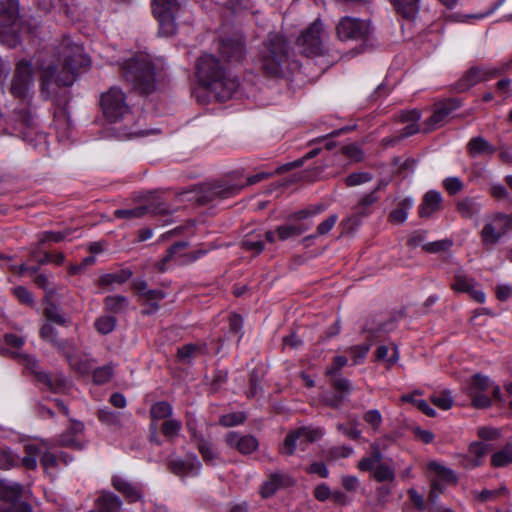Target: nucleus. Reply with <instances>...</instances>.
<instances>
[{"mask_svg":"<svg viewBox=\"0 0 512 512\" xmlns=\"http://www.w3.org/2000/svg\"><path fill=\"white\" fill-rule=\"evenodd\" d=\"M263 74L268 78H288L301 63L295 58L290 42L280 33H270L259 51Z\"/></svg>","mask_w":512,"mask_h":512,"instance_id":"f257e3e1","label":"nucleus"},{"mask_svg":"<svg viewBox=\"0 0 512 512\" xmlns=\"http://www.w3.org/2000/svg\"><path fill=\"white\" fill-rule=\"evenodd\" d=\"M195 69V76L200 87L213 94L219 102L230 99L239 87V80L236 77H231L227 67L212 54L200 56Z\"/></svg>","mask_w":512,"mask_h":512,"instance_id":"f03ea898","label":"nucleus"},{"mask_svg":"<svg viewBox=\"0 0 512 512\" xmlns=\"http://www.w3.org/2000/svg\"><path fill=\"white\" fill-rule=\"evenodd\" d=\"M325 210L323 204L311 205L309 207L294 211L287 215L286 220L289 223L278 225L274 230H266L262 233V239L269 244H274L276 241H287L291 238L298 237L308 231L312 223L304 222Z\"/></svg>","mask_w":512,"mask_h":512,"instance_id":"7ed1b4c3","label":"nucleus"},{"mask_svg":"<svg viewBox=\"0 0 512 512\" xmlns=\"http://www.w3.org/2000/svg\"><path fill=\"white\" fill-rule=\"evenodd\" d=\"M124 80L140 95H150L155 92L156 67L144 56H135L125 60L121 65Z\"/></svg>","mask_w":512,"mask_h":512,"instance_id":"20e7f679","label":"nucleus"},{"mask_svg":"<svg viewBox=\"0 0 512 512\" xmlns=\"http://www.w3.org/2000/svg\"><path fill=\"white\" fill-rule=\"evenodd\" d=\"M512 69V58L500 61L495 65H475L470 67L461 78L450 85V91L466 92L478 83L487 82L506 74Z\"/></svg>","mask_w":512,"mask_h":512,"instance_id":"39448f33","label":"nucleus"},{"mask_svg":"<svg viewBox=\"0 0 512 512\" xmlns=\"http://www.w3.org/2000/svg\"><path fill=\"white\" fill-rule=\"evenodd\" d=\"M467 393L472 406L476 409H486L492 405L493 401L500 404L505 402L500 386L493 383L488 376L480 373L474 374L470 378Z\"/></svg>","mask_w":512,"mask_h":512,"instance_id":"423d86ee","label":"nucleus"},{"mask_svg":"<svg viewBox=\"0 0 512 512\" xmlns=\"http://www.w3.org/2000/svg\"><path fill=\"white\" fill-rule=\"evenodd\" d=\"M188 246L189 243L187 241H176L172 245H170L166 249L165 254L162 256V258L157 261V270L161 273L168 271V264L171 261H176L178 265H190L206 256L210 251L209 248L201 246L193 251L182 252Z\"/></svg>","mask_w":512,"mask_h":512,"instance_id":"0eeeda50","label":"nucleus"},{"mask_svg":"<svg viewBox=\"0 0 512 512\" xmlns=\"http://www.w3.org/2000/svg\"><path fill=\"white\" fill-rule=\"evenodd\" d=\"M151 8L159 24V32L163 36L174 35L177 31L176 18L181 10L178 0H153Z\"/></svg>","mask_w":512,"mask_h":512,"instance_id":"6e6552de","label":"nucleus"},{"mask_svg":"<svg viewBox=\"0 0 512 512\" xmlns=\"http://www.w3.org/2000/svg\"><path fill=\"white\" fill-rule=\"evenodd\" d=\"M100 107L103 115L110 123L122 120L130 112L126 94L117 87H112L101 95Z\"/></svg>","mask_w":512,"mask_h":512,"instance_id":"1a4fd4ad","label":"nucleus"},{"mask_svg":"<svg viewBox=\"0 0 512 512\" xmlns=\"http://www.w3.org/2000/svg\"><path fill=\"white\" fill-rule=\"evenodd\" d=\"M321 436L318 429H310L308 427H300L290 431L282 445L279 447V453L286 456H291L295 453L297 447L304 451L307 446Z\"/></svg>","mask_w":512,"mask_h":512,"instance_id":"9d476101","label":"nucleus"},{"mask_svg":"<svg viewBox=\"0 0 512 512\" xmlns=\"http://www.w3.org/2000/svg\"><path fill=\"white\" fill-rule=\"evenodd\" d=\"M24 457L13 453L8 447H0V469L8 470L13 467L23 466L27 470H34L37 467V457L40 449L35 445H25Z\"/></svg>","mask_w":512,"mask_h":512,"instance_id":"9b49d317","label":"nucleus"},{"mask_svg":"<svg viewBox=\"0 0 512 512\" xmlns=\"http://www.w3.org/2000/svg\"><path fill=\"white\" fill-rule=\"evenodd\" d=\"M322 23L320 20L310 24L297 38V46L306 57H317L323 54L324 46L321 38Z\"/></svg>","mask_w":512,"mask_h":512,"instance_id":"f8f14e48","label":"nucleus"},{"mask_svg":"<svg viewBox=\"0 0 512 512\" xmlns=\"http://www.w3.org/2000/svg\"><path fill=\"white\" fill-rule=\"evenodd\" d=\"M512 231V213L498 212L491 223H487L481 230V240L485 246L496 244L503 236Z\"/></svg>","mask_w":512,"mask_h":512,"instance_id":"ddd939ff","label":"nucleus"},{"mask_svg":"<svg viewBox=\"0 0 512 512\" xmlns=\"http://www.w3.org/2000/svg\"><path fill=\"white\" fill-rule=\"evenodd\" d=\"M336 33L341 41L361 40L366 42L370 33V25L361 19L345 16L339 20Z\"/></svg>","mask_w":512,"mask_h":512,"instance_id":"4468645a","label":"nucleus"},{"mask_svg":"<svg viewBox=\"0 0 512 512\" xmlns=\"http://www.w3.org/2000/svg\"><path fill=\"white\" fill-rule=\"evenodd\" d=\"M33 83V65L30 60L17 62L11 81L10 92L15 98L24 99Z\"/></svg>","mask_w":512,"mask_h":512,"instance_id":"2eb2a0df","label":"nucleus"},{"mask_svg":"<svg viewBox=\"0 0 512 512\" xmlns=\"http://www.w3.org/2000/svg\"><path fill=\"white\" fill-rule=\"evenodd\" d=\"M90 66V57L83 54L81 48L77 47L72 54L67 55L64 58L63 74L65 75V80H62L61 78L58 80L61 82V85L69 87L74 83L78 73L81 70L88 69Z\"/></svg>","mask_w":512,"mask_h":512,"instance_id":"dca6fc26","label":"nucleus"},{"mask_svg":"<svg viewBox=\"0 0 512 512\" xmlns=\"http://www.w3.org/2000/svg\"><path fill=\"white\" fill-rule=\"evenodd\" d=\"M427 474L431 483L428 504L434 506L448 485V468L436 461H431L427 465Z\"/></svg>","mask_w":512,"mask_h":512,"instance_id":"f3484780","label":"nucleus"},{"mask_svg":"<svg viewBox=\"0 0 512 512\" xmlns=\"http://www.w3.org/2000/svg\"><path fill=\"white\" fill-rule=\"evenodd\" d=\"M243 187L244 185L227 182L207 184L202 188L197 201L201 205H207L216 199H227L238 194Z\"/></svg>","mask_w":512,"mask_h":512,"instance_id":"a211bd4d","label":"nucleus"},{"mask_svg":"<svg viewBox=\"0 0 512 512\" xmlns=\"http://www.w3.org/2000/svg\"><path fill=\"white\" fill-rule=\"evenodd\" d=\"M168 470L179 477H196L202 468V463L195 453H187L184 458H172L167 462Z\"/></svg>","mask_w":512,"mask_h":512,"instance_id":"6ab92c4d","label":"nucleus"},{"mask_svg":"<svg viewBox=\"0 0 512 512\" xmlns=\"http://www.w3.org/2000/svg\"><path fill=\"white\" fill-rule=\"evenodd\" d=\"M225 443L242 455H250L259 447V441L255 436L251 434L243 435L236 431H230L226 434Z\"/></svg>","mask_w":512,"mask_h":512,"instance_id":"aec40b11","label":"nucleus"},{"mask_svg":"<svg viewBox=\"0 0 512 512\" xmlns=\"http://www.w3.org/2000/svg\"><path fill=\"white\" fill-rule=\"evenodd\" d=\"M147 213L167 215L170 214V210L164 203H152L147 206H137L129 209H116L114 211V216L117 219H135L142 218Z\"/></svg>","mask_w":512,"mask_h":512,"instance_id":"412c9836","label":"nucleus"},{"mask_svg":"<svg viewBox=\"0 0 512 512\" xmlns=\"http://www.w3.org/2000/svg\"><path fill=\"white\" fill-rule=\"evenodd\" d=\"M292 479L289 475L281 472H273L269 474L267 479L260 486V496L268 499L276 494V492L285 487L292 485Z\"/></svg>","mask_w":512,"mask_h":512,"instance_id":"4be33fe9","label":"nucleus"},{"mask_svg":"<svg viewBox=\"0 0 512 512\" xmlns=\"http://www.w3.org/2000/svg\"><path fill=\"white\" fill-rule=\"evenodd\" d=\"M219 52L229 62H241L244 58L245 43L238 38L222 39L219 44Z\"/></svg>","mask_w":512,"mask_h":512,"instance_id":"5701e85b","label":"nucleus"},{"mask_svg":"<svg viewBox=\"0 0 512 512\" xmlns=\"http://www.w3.org/2000/svg\"><path fill=\"white\" fill-rule=\"evenodd\" d=\"M19 18L18 0H0V28L13 27Z\"/></svg>","mask_w":512,"mask_h":512,"instance_id":"b1692460","label":"nucleus"},{"mask_svg":"<svg viewBox=\"0 0 512 512\" xmlns=\"http://www.w3.org/2000/svg\"><path fill=\"white\" fill-rule=\"evenodd\" d=\"M167 296V293L161 289H150L149 291L144 294V296H141L142 306H145L141 310V314L144 316H151L154 315L159 309L160 304L159 302L165 299Z\"/></svg>","mask_w":512,"mask_h":512,"instance_id":"393cba45","label":"nucleus"},{"mask_svg":"<svg viewBox=\"0 0 512 512\" xmlns=\"http://www.w3.org/2000/svg\"><path fill=\"white\" fill-rule=\"evenodd\" d=\"M442 202V196L438 191H428L419 206L418 214L421 218L429 217L431 214L436 212Z\"/></svg>","mask_w":512,"mask_h":512,"instance_id":"a878e982","label":"nucleus"},{"mask_svg":"<svg viewBox=\"0 0 512 512\" xmlns=\"http://www.w3.org/2000/svg\"><path fill=\"white\" fill-rule=\"evenodd\" d=\"M468 154L475 158L484 155H493L496 152V147L491 145L484 137H472L467 143Z\"/></svg>","mask_w":512,"mask_h":512,"instance_id":"bb28decb","label":"nucleus"},{"mask_svg":"<svg viewBox=\"0 0 512 512\" xmlns=\"http://www.w3.org/2000/svg\"><path fill=\"white\" fill-rule=\"evenodd\" d=\"M111 481L113 487L120 492L128 502L134 503L141 499L140 491L122 477L113 476Z\"/></svg>","mask_w":512,"mask_h":512,"instance_id":"cd10ccee","label":"nucleus"},{"mask_svg":"<svg viewBox=\"0 0 512 512\" xmlns=\"http://www.w3.org/2000/svg\"><path fill=\"white\" fill-rule=\"evenodd\" d=\"M395 11L406 20H414L419 12V0H389Z\"/></svg>","mask_w":512,"mask_h":512,"instance_id":"c85d7f7f","label":"nucleus"},{"mask_svg":"<svg viewBox=\"0 0 512 512\" xmlns=\"http://www.w3.org/2000/svg\"><path fill=\"white\" fill-rule=\"evenodd\" d=\"M133 276V271L130 268H122L118 271L105 273L98 279L99 286L107 287L113 284L122 285L126 283Z\"/></svg>","mask_w":512,"mask_h":512,"instance_id":"c756f323","label":"nucleus"},{"mask_svg":"<svg viewBox=\"0 0 512 512\" xmlns=\"http://www.w3.org/2000/svg\"><path fill=\"white\" fill-rule=\"evenodd\" d=\"M383 458L379 444L376 442L370 445L369 456L363 457L358 462V469L363 472H372L376 468V464H380Z\"/></svg>","mask_w":512,"mask_h":512,"instance_id":"7c9ffc66","label":"nucleus"},{"mask_svg":"<svg viewBox=\"0 0 512 512\" xmlns=\"http://www.w3.org/2000/svg\"><path fill=\"white\" fill-rule=\"evenodd\" d=\"M241 248L252 252L255 256L260 255L265 249L262 233L253 231L246 234L241 241Z\"/></svg>","mask_w":512,"mask_h":512,"instance_id":"2f4dec72","label":"nucleus"},{"mask_svg":"<svg viewBox=\"0 0 512 512\" xmlns=\"http://www.w3.org/2000/svg\"><path fill=\"white\" fill-rule=\"evenodd\" d=\"M35 378L38 382L44 384L54 393L62 392L67 386V380L63 376L52 377L46 372H35Z\"/></svg>","mask_w":512,"mask_h":512,"instance_id":"473e14b6","label":"nucleus"},{"mask_svg":"<svg viewBox=\"0 0 512 512\" xmlns=\"http://www.w3.org/2000/svg\"><path fill=\"white\" fill-rule=\"evenodd\" d=\"M380 200V196L376 195V192H369L364 194L358 202L353 206V211H357L358 214L368 217L374 211V205Z\"/></svg>","mask_w":512,"mask_h":512,"instance_id":"72a5a7b5","label":"nucleus"},{"mask_svg":"<svg viewBox=\"0 0 512 512\" xmlns=\"http://www.w3.org/2000/svg\"><path fill=\"white\" fill-rule=\"evenodd\" d=\"M57 73L58 67L53 63L41 68L40 87L42 93H45L48 90L50 84L54 81L58 86H62L58 79L61 78L62 80H65V78L57 75Z\"/></svg>","mask_w":512,"mask_h":512,"instance_id":"f704fd0d","label":"nucleus"},{"mask_svg":"<svg viewBox=\"0 0 512 512\" xmlns=\"http://www.w3.org/2000/svg\"><path fill=\"white\" fill-rule=\"evenodd\" d=\"M505 0H498L495 2L490 9H488L484 13H477V14H460V13H450V23L456 22V23H468L472 19L482 20L487 18L488 16L492 15L496 10H498Z\"/></svg>","mask_w":512,"mask_h":512,"instance_id":"c9c22d12","label":"nucleus"},{"mask_svg":"<svg viewBox=\"0 0 512 512\" xmlns=\"http://www.w3.org/2000/svg\"><path fill=\"white\" fill-rule=\"evenodd\" d=\"M121 499L112 492L103 493L97 499V507L100 512H120Z\"/></svg>","mask_w":512,"mask_h":512,"instance_id":"e433bc0d","label":"nucleus"},{"mask_svg":"<svg viewBox=\"0 0 512 512\" xmlns=\"http://www.w3.org/2000/svg\"><path fill=\"white\" fill-rule=\"evenodd\" d=\"M173 414V407L167 401H157L151 405L150 418L151 422L156 423L159 420H167Z\"/></svg>","mask_w":512,"mask_h":512,"instance_id":"4c0bfd02","label":"nucleus"},{"mask_svg":"<svg viewBox=\"0 0 512 512\" xmlns=\"http://www.w3.org/2000/svg\"><path fill=\"white\" fill-rule=\"evenodd\" d=\"M448 116V100L444 99L439 104H435V108L429 118L425 121L427 130L434 129L439 123Z\"/></svg>","mask_w":512,"mask_h":512,"instance_id":"58836bf2","label":"nucleus"},{"mask_svg":"<svg viewBox=\"0 0 512 512\" xmlns=\"http://www.w3.org/2000/svg\"><path fill=\"white\" fill-rule=\"evenodd\" d=\"M39 335L41 339L59 349L65 347V340L58 337V331L51 323L45 322L40 328Z\"/></svg>","mask_w":512,"mask_h":512,"instance_id":"ea45409f","label":"nucleus"},{"mask_svg":"<svg viewBox=\"0 0 512 512\" xmlns=\"http://www.w3.org/2000/svg\"><path fill=\"white\" fill-rule=\"evenodd\" d=\"M512 464V444L507 443L503 448L491 456V466L494 468L506 467Z\"/></svg>","mask_w":512,"mask_h":512,"instance_id":"a19ab883","label":"nucleus"},{"mask_svg":"<svg viewBox=\"0 0 512 512\" xmlns=\"http://www.w3.org/2000/svg\"><path fill=\"white\" fill-rule=\"evenodd\" d=\"M419 395L420 392L415 391L411 394L403 395L401 397V400L406 403H411L425 415L429 417H434L436 415V411L428 404L426 400L418 398Z\"/></svg>","mask_w":512,"mask_h":512,"instance_id":"79ce46f5","label":"nucleus"},{"mask_svg":"<svg viewBox=\"0 0 512 512\" xmlns=\"http://www.w3.org/2000/svg\"><path fill=\"white\" fill-rule=\"evenodd\" d=\"M22 496V486L20 484H7L0 481V499L5 502L20 501Z\"/></svg>","mask_w":512,"mask_h":512,"instance_id":"37998d69","label":"nucleus"},{"mask_svg":"<svg viewBox=\"0 0 512 512\" xmlns=\"http://www.w3.org/2000/svg\"><path fill=\"white\" fill-rule=\"evenodd\" d=\"M196 447L206 465L214 466L215 460L219 459V453L214 450L213 445L205 438L196 443Z\"/></svg>","mask_w":512,"mask_h":512,"instance_id":"c03bdc74","label":"nucleus"},{"mask_svg":"<svg viewBox=\"0 0 512 512\" xmlns=\"http://www.w3.org/2000/svg\"><path fill=\"white\" fill-rule=\"evenodd\" d=\"M46 322L55 323L59 326L67 327L69 320L61 313L60 308L54 304L49 303L43 311Z\"/></svg>","mask_w":512,"mask_h":512,"instance_id":"a18cd8bd","label":"nucleus"},{"mask_svg":"<svg viewBox=\"0 0 512 512\" xmlns=\"http://www.w3.org/2000/svg\"><path fill=\"white\" fill-rule=\"evenodd\" d=\"M413 206V201L410 198L401 200L397 207L393 209L389 214V220L393 223L401 224L408 216V210Z\"/></svg>","mask_w":512,"mask_h":512,"instance_id":"49530a36","label":"nucleus"},{"mask_svg":"<svg viewBox=\"0 0 512 512\" xmlns=\"http://www.w3.org/2000/svg\"><path fill=\"white\" fill-rule=\"evenodd\" d=\"M104 305L108 312L119 314L129 305V300L123 295H109L104 298Z\"/></svg>","mask_w":512,"mask_h":512,"instance_id":"de8ad7c7","label":"nucleus"},{"mask_svg":"<svg viewBox=\"0 0 512 512\" xmlns=\"http://www.w3.org/2000/svg\"><path fill=\"white\" fill-rule=\"evenodd\" d=\"M396 327L395 320L393 318L388 319L385 322L378 324L376 327H368L365 325L363 331L368 334L367 338L373 340L380 336V334H387L394 330Z\"/></svg>","mask_w":512,"mask_h":512,"instance_id":"09e8293b","label":"nucleus"},{"mask_svg":"<svg viewBox=\"0 0 512 512\" xmlns=\"http://www.w3.org/2000/svg\"><path fill=\"white\" fill-rule=\"evenodd\" d=\"M196 353L205 354L206 344L187 343L177 349V358L179 361H187Z\"/></svg>","mask_w":512,"mask_h":512,"instance_id":"8fccbe9b","label":"nucleus"},{"mask_svg":"<svg viewBox=\"0 0 512 512\" xmlns=\"http://www.w3.org/2000/svg\"><path fill=\"white\" fill-rule=\"evenodd\" d=\"M328 382L333 391L339 392L347 398L353 391L352 382L348 378L335 376L328 378Z\"/></svg>","mask_w":512,"mask_h":512,"instance_id":"3c124183","label":"nucleus"},{"mask_svg":"<svg viewBox=\"0 0 512 512\" xmlns=\"http://www.w3.org/2000/svg\"><path fill=\"white\" fill-rule=\"evenodd\" d=\"M371 344L363 343L359 345H353L348 347L345 351L352 359V365H359L364 362L366 356L370 350Z\"/></svg>","mask_w":512,"mask_h":512,"instance_id":"603ef678","label":"nucleus"},{"mask_svg":"<svg viewBox=\"0 0 512 512\" xmlns=\"http://www.w3.org/2000/svg\"><path fill=\"white\" fill-rule=\"evenodd\" d=\"M114 374V367L112 364H106L97 367L92 372V381L97 385H104L108 383Z\"/></svg>","mask_w":512,"mask_h":512,"instance_id":"864d4df0","label":"nucleus"},{"mask_svg":"<svg viewBox=\"0 0 512 512\" xmlns=\"http://www.w3.org/2000/svg\"><path fill=\"white\" fill-rule=\"evenodd\" d=\"M373 477L376 482H392L395 479V470L386 463H380L374 468Z\"/></svg>","mask_w":512,"mask_h":512,"instance_id":"5fc2aeb1","label":"nucleus"},{"mask_svg":"<svg viewBox=\"0 0 512 512\" xmlns=\"http://www.w3.org/2000/svg\"><path fill=\"white\" fill-rule=\"evenodd\" d=\"M117 324V319L115 316L104 315L96 319L94 326L95 329L102 335H107L111 333Z\"/></svg>","mask_w":512,"mask_h":512,"instance_id":"6e6d98bb","label":"nucleus"},{"mask_svg":"<svg viewBox=\"0 0 512 512\" xmlns=\"http://www.w3.org/2000/svg\"><path fill=\"white\" fill-rule=\"evenodd\" d=\"M348 364V359L344 355L334 356L330 365L326 367L325 376L327 378L341 376V370Z\"/></svg>","mask_w":512,"mask_h":512,"instance_id":"4d7b16f0","label":"nucleus"},{"mask_svg":"<svg viewBox=\"0 0 512 512\" xmlns=\"http://www.w3.org/2000/svg\"><path fill=\"white\" fill-rule=\"evenodd\" d=\"M12 295L17 299V301L24 306L33 307L35 304V299L33 294L25 287V286H16L11 290Z\"/></svg>","mask_w":512,"mask_h":512,"instance_id":"13d9d810","label":"nucleus"},{"mask_svg":"<svg viewBox=\"0 0 512 512\" xmlns=\"http://www.w3.org/2000/svg\"><path fill=\"white\" fill-rule=\"evenodd\" d=\"M263 393V387L261 385V379L256 370H253L249 374V387L246 391L248 399H253L260 396Z\"/></svg>","mask_w":512,"mask_h":512,"instance_id":"bf43d9fd","label":"nucleus"},{"mask_svg":"<svg viewBox=\"0 0 512 512\" xmlns=\"http://www.w3.org/2000/svg\"><path fill=\"white\" fill-rule=\"evenodd\" d=\"M246 421L244 412H231L219 417V424L223 427H235Z\"/></svg>","mask_w":512,"mask_h":512,"instance_id":"052dcab7","label":"nucleus"},{"mask_svg":"<svg viewBox=\"0 0 512 512\" xmlns=\"http://www.w3.org/2000/svg\"><path fill=\"white\" fill-rule=\"evenodd\" d=\"M97 417L101 423L108 426H118L120 424V413L108 407L99 409Z\"/></svg>","mask_w":512,"mask_h":512,"instance_id":"680f3d73","label":"nucleus"},{"mask_svg":"<svg viewBox=\"0 0 512 512\" xmlns=\"http://www.w3.org/2000/svg\"><path fill=\"white\" fill-rule=\"evenodd\" d=\"M347 397L343 396L339 392H335L333 390L326 391L322 395V402L326 407L332 408V409H339Z\"/></svg>","mask_w":512,"mask_h":512,"instance_id":"e2e57ef3","label":"nucleus"},{"mask_svg":"<svg viewBox=\"0 0 512 512\" xmlns=\"http://www.w3.org/2000/svg\"><path fill=\"white\" fill-rule=\"evenodd\" d=\"M337 430L354 441L359 440L362 435V431L358 428L356 420H351L347 424L339 423L337 425Z\"/></svg>","mask_w":512,"mask_h":512,"instance_id":"0e129e2a","label":"nucleus"},{"mask_svg":"<svg viewBox=\"0 0 512 512\" xmlns=\"http://www.w3.org/2000/svg\"><path fill=\"white\" fill-rule=\"evenodd\" d=\"M373 175L370 172H353L345 177L344 183L347 187H355L370 182Z\"/></svg>","mask_w":512,"mask_h":512,"instance_id":"69168bd1","label":"nucleus"},{"mask_svg":"<svg viewBox=\"0 0 512 512\" xmlns=\"http://www.w3.org/2000/svg\"><path fill=\"white\" fill-rule=\"evenodd\" d=\"M457 210L465 218H472L477 212V203L474 198H464L457 203Z\"/></svg>","mask_w":512,"mask_h":512,"instance_id":"338daca9","label":"nucleus"},{"mask_svg":"<svg viewBox=\"0 0 512 512\" xmlns=\"http://www.w3.org/2000/svg\"><path fill=\"white\" fill-rule=\"evenodd\" d=\"M182 428V423L176 419H167L161 425V433L167 439L176 437Z\"/></svg>","mask_w":512,"mask_h":512,"instance_id":"774afa93","label":"nucleus"}]
</instances>
